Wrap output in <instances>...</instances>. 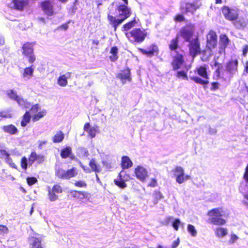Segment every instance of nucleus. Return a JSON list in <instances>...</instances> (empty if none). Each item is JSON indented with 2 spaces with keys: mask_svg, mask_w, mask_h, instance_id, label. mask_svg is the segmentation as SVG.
<instances>
[{
  "mask_svg": "<svg viewBox=\"0 0 248 248\" xmlns=\"http://www.w3.org/2000/svg\"><path fill=\"white\" fill-rule=\"evenodd\" d=\"M128 41L132 44H140L144 41L148 33L146 30L140 28H135L124 33Z\"/></svg>",
  "mask_w": 248,
  "mask_h": 248,
  "instance_id": "1",
  "label": "nucleus"
},
{
  "mask_svg": "<svg viewBox=\"0 0 248 248\" xmlns=\"http://www.w3.org/2000/svg\"><path fill=\"white\" fill-rule=\"evenodd\" d=\"M208 68V65L206 64H204L197 67L195 70V72H196L198 75L205 79H203L198 76H190V79L193 80L195 83L203 86L204 88H205V86L207 85L209 83L208 81L209 77L207 71Z\"/></svg>",
  "mask_w": 248,
  "mask_h": 248,
  "instance_id": "2",
  "label": "nucleus"
},
{
  "mask_svg": "<svg viewBox=\"0 0 248 248\" xmlns=\"http://www.w3.org/2000/svg\"><path fill=\"white\" fill-rule=\"evenodd\" d=\"M222 212L221 208H216L208 211L207 215L211 217L210 222L215 225H224L226 221L221 218Z\"/></svg>",
  "mask_w": 248,
  "mask_h": 248,
  "instance_id": "3",
  "label": "nucleus"
},
{
  "mask_svg": "<svg viewBox=\"0 0 248 248\" xmlns=\"http://www.w3.org/2000/svg\"><path fill=\"white\" fill-rule=\"evenodd\" d=\"M35 42H26L22 46V53L23 55L28 58L30 63H33L36 60V57L34 54L33 46Z\"/></svg>",
  "mask_w": 248,
  "mask_h": 248,
  "instance_id": "4",
  "label": "nucleus"
},
{
  "mask_svg": "<svg viewBox=\"0 0 248 248\" xmlns=\"http://www.w3.org/2000/svg\"><path fill=\"white\" fill-rule=\"evenodd\" d=\"M188 42L187 46L189 55L194 59L196 57L201 54L200 41L198 36H197Z\"/></svg>",
  "mask_w": 248,
  "mask_h": 248,
  "instance_id": "5",
  "label": "nucleus"
},
{
  "mask_svg": "<svg viewBox=\"0 0 248 248\" xmlns=\"http://www.w3.org/2000/svg\"><path fill=\"white\" fill-rule=\"evenodd\" d=\"M78 174V170L75 167L64 170L62 168H58L56 170V176L61 179L69 180L75 177Z\"/></svg>",
  "mask_w": 248,
  "mask_h": 248,
  "instance_id": "6",
  "label": "nucleus"
},
{
  "mask_svg": "<svg viewBox=\"0 0 248 248\" xmlns=\"http://www.w3.org/2000/svg\"><path fill=\"white\" fill-rule=\"evenodd\" d=\"M195 25L190 23L184 26L180 31V35L187 42L191 39L195 32Z\"/></svg>",
  "mask_w": 248,
  "mask_h": 248,
  "instance_id": "7",
  "label": "nucleus"
},
{
  "mask_svg": "<svg viewBox=\"0 0 248 248\" xmlns=\"http://www.w3.org/2000/svg\"><path fill=\"white\" fill-rule=\"evenodd\" d=\"M217 45V36L215 31H210L206 35V48L211 51L216 48Z\"/></svg>",
  "mask_w": 248,
  "mask_h": 248,
  "instance_id": "8",
  "label": "nucleus"
},
{
  "mask_svg": "<svg viewBox=\"0 0 248 248\" xmlns=\"http://www.w3.org/2000/svg\"><path fill=\"white\" fill-rule=\"evenodd\" d=\"M174 176L176 178V181L179 184H182L185 181L189 180L190 176L185 175L184 170L181 166H177L172 170Z\"/></svg>",
  "mask_w": 248,
  "mask_h": 248,
  "instance_id": "9",
  "label": "nucleus"
},
{
  "mask_svg": "<svg viewBox=\"0 0 248 248\" xmlns=\"http://www.w3.org/2000/svg\"><path fill=\"white\" fill-rule=\"evenodd\" d=\"M221 11L225 19L228 20L233 21L238 18V13L235 9L223 6L221 8Z\"/></svg>",
  "mask_w": 248,
  "mask_h": 248,
  "instance_id": "10",
  "label": "nucleus"
},
{
  "mask_svg": "<svg viewBox=\"0 0 248 248\" xmlns=\"http://www.w3.org/2000/svg\"><path fill=\"white\" fill-rule=\"evenodd\" d=\"M39 6L44 14L47 16L55 15L54 5L50 0H45L39 3Z\"/></svg>",
  "mask_w": 248,
  "mask_h": 248,
  "instance_id": "11",
  "label": "nucleus"
},
{
  "mask_svg": "<svg viewBox=\"0 0 248 248\" xmlns=\"http://www.w3.org/2000/svg\"><path fill=\"white\" fill-rule=\"evenodd\" d=\"M238 61L237 59H231L225 65V70L228 74V78H231L238 72Z\"/></svg>",
  "mask_w": 248,
  "mask_h": 248,
  "instance_id": "12",
  "label": "nucleus"
},
{
  "mask_svg": "<svg viewBox=\"0 0 248 248\" xmlns=\"http://www.w3.org/2000/svg\"><path fill=\"white\" fill-rule=\"evenodd\" d=\"M184 51L182 50V53L176 51V55L173 57L171 63L172 69L174 71L177 70L185 63Z\"/></svg>",
  "mask_w": 248,
  "mask_h": 248,
  "instance_id": "13",
  "label": "nucleus"
},
{
  "mask_svg": "<svg viewBox=\"0 0 248 248\" xmlns=\"http://www.w3.org/2000/svg\"><path fill=\"white\" fill-rule=\"evenodd\" d=\"M62 192L63 188L59 184L54 185L52 188L48 187V197L49 200L51 202L56 201L58 199L57 194H61Z\"/></svg>",
  "mask_w": 248,
  "mask_h": 248,
  "instance_id": "14",
  "label": "nucleus"
},
{
  "mask_svg": "<svg viewBox=\"0 0 248 248\" xmlns=\"http://www.w3.org/2000/svg\"><path fill=\"white\" fill-rule=\"evenodd\" d=\"M134 173L137 179L142 182H144L149 177L147 170L140 165H138L135 168Z\"/></svg>",
  "mask_w": 248,
  "mask_h": 248,
  "instance_id": "15",
  "label": "nucleus"
},
{
  "mask_svg": "<svg viewBox=\"0 0 248 248\" xmlns=\"http://www.w3.org/2000/svg\"><path fill=\"white\" fill-rule=\"evenodd\" d=\"M200 6L193 2H186L181 5L180 11L184 14H186L190 13L194 14L195 12L199 9Z\"/></svg>",
  "mask_w": 248,
  "mask_h": 248,
  "instance_id": "16",
  "label": "nucleus"
},
{
  "mask_svg": "<svg viewBox=\"0 0 248 248\" xmlns=\"http://www.w3.org/2000/svg\"><path fill=\"white\" fill-rule=\"evenodd\" d=\"M45 161V156L43 155L37 154L35 151L31 152L29 155V165L31 166L35 162L38 164H42Z\"/></svg>",
  "mask_w": 248,
  "mask_h": 248,
  "instance_id": "17",
  "label": "nucleus"
},
{
  "mask_svg": "<svg viewBox=\"0 0 248 248\" xmlns=\"http://www.w3.org/2000/svg\"><path fill=\"white\" fill-rule=\"evenodd\" d=\"M148 48V50H146L142 48H139L138 50L141 53L148 57H152L153 56L158 54L159 49L156 44H153L151 45Z\"/></svg>",
  "mask_w": 248,
  "mask_h": 248,
  "instance_id": "18",
  "label": "nucleus"
},
{
  "mask_svg": "<svg viewBox=\"0 0 248 248\" xmlns=\"http://www.w3.org/2000/svg\"><path fill=\"white\" fill-rule=\"evenodd\" d=\"M116 77L120 79L123 84L126 81L130 82L131 80L130 69L128 67H126L117 74Z\"/></svg>",
  "mask_w": 248,
  "mask_h": 248,
  "instance_id": "19",
  "label": "nucleus"
},
{
  "mask_svg": "<svg viewBox=\"0 0 248 248\" xmlns=\"http://www.w3.org/2000/svg\"><path fill=\"white\" fill-rule=\"evenodd\" d=\"M42 238L39 236H31L29 239L30 248H44L42 244Z\"/></svg>",
  "mask_w": 248,
  "mask_h": 248,
  "instance_id": "20",
  "label": "nucleus"
},
{
  "mask_svg": "<svg viewBox=\"0 0 248 248\" xmlns=\"http://www.w3.org/2000/svg\"><path fill=\"white\" fill-rule=\"evenodd\" d=\"M69 193L71 198L78 201H82L85 199H87L89 195L86 191L76 190H71Z\"/></svg>",
  "mask_w": 248,
  "mask_h": 248,
  "instance_id": "21",
  "label": "nucleus"
},
{
  "mask_svg": "<svg viewBox=\"0 0 248 248\" xmlns=\"http://www.w3.org/2000/svg\"><path fill=\"white\" fill-rule=\"evenodd\" d=\"M60 155L63 159L67 158L72 160L75 159V156L72 152V148L69 146H65L61 149Z\"/></svg>",
  "mask_w": 248,
  "mask_h": 248,
  "instance_id": "22",
  "label": "nucleus"
},
{
  "mask_svg": "<svg viewBox=\"0 0 248 248\" xmlns=\"http://www.w3.org/2000/svg\"><path fill=\"white\" fill-rule=\"evenodd\" d=\"M230 42L227 35L225 34H221L219 35V48L220 51H225Z\"/></svg>",
  "mask_w": 248,
  "mask_h": 248,
  "instance_id": "23",
  "label": "nucleus"
},
{
  "mask_svg": "<svg viewBox=\"0 0 248 248\" xmlns=\"http://www.w3.org/2000/svg\"><path fill=\"white\" fill-rule=\"evenodd\" d=\"M13 8L15 10L22 11L25 7L29 4L28 0H12Z\"/></svg>",
  "mask_w": 248,
  "mask_h": 248,
  "instance_id": "24",
  "label": "nucleus"
},
{
  "mask_svg": "<svg viewBox=\"0 0 248 248\" xmlns=\"http://www.w3.org/2000/svg\"><path fill=\"white\" fill-rule=\"evenodd\" d=\"M133 165V162L130 158L126 155H124L121 158V166L123 170L131 168Z\"/></svg>",
  "mask_w": 248,
  "mask_h": 248,
  "instance_id": "25",
  "label": "nucleus"
},
{
  "mask_svg": "<svg viewBox=\"0 0 248 248\" xmlns=\"http://www.w3.org/2000/svg\"><path fill=\"white\" fill-rule=\"evenodd\" d=\"M179 36L177 35L174 38H172L169 45V49L171 51H175L179 47Z\"/></svg>",
  "mask_w": 248,
  "mask_h": 248,
  "instance_id": "26",
  "label": "nucleus"
},
{
  "mask_svg": "<svg viewBox=\"0 0 248 248\" xmlns=\"http://www.w3.org/2000/svg\"><path fill=\"white\" fill-rule=\"evenodd\" d=\"M89 165L91 168L92 171H93L95 173H98L101 172V168L94 158H92L90 160Z\"/></svg>",
  "mask_w": 248,
  "mask_h": 248,
  "instance_id": "27",
  "label": "nucleus"
},
{
  "mask_svg": "<svg viewBox=\"0 0 248 248\" xmlns=\"http://www.w3.org/2000/svg\"><path fill=\"white\" fill-rule=\"evenodd\" d=\"M71 73L68 72L66 75L60 76L58 78V84L62 87H65L67 85V78H70Z\"/></svg>",
  "mask_w": 248,
  "mask_h": 248,
  "instance_id": "28",
  "label": "nucleus"
},
{
  "mask_svg": "<svg viewBox=\"0 0 248 248\" xmlns=\"http://www.w3.org/2000/svg\"><path fill=\"white\" fill-rule=\"evenodd\" d=\"M137 23V22L136 20V17H134L132 20L129 21L123 25L122 30L124 31L128 32V31L135 26Z\"/></svg>",
  "mask_w": 248,
  "mask_h": 248,
  "instance_id": "29",
  "label": "nucleus"
},
{
  "mask_svg": "<svg viewBox=\"0 0 248 248\" xmlns=\"http://www.w3.org/2000/svg\"><path fill=\"white\" fill-rule=\"evenodd\" d=\"M84 130L86 131H88L89 135L92 138H94L96 132V129L94 127H90V124L89 123H86L84 125Z\"/></svg>",
  "mask_w": 248,
  "mask_h": 248,
  "instance_id": "30",
  "label": "nucleus"
},
{
  "mask_svg": "<svg viewBox=\"0 0 248 248\" xmlns=\"http://www.w3.org/2000/svg\"><path fill=\"white\" fill-rule=\"evenodd\" d=\"M2 130L5 132L10 135H14L18 132V129L13 124H9L7 125H4Z\"/></svg>",
  "mask_w": 248,
  "mask_h": 248,
  "instance_id": "31",
  "label": "nucleus"
},
{
  "mask_svg": "<svg viewBox=\"0 0 248 248\" xmlns=\"http://www.w3.org/2000/svg\"><path fill=\"white\" fill-rule=\"evenodd\" d=\"M64 135L62 131H58L52 137V141L54 143L61 142L64 139Z\"/></svg>",
  "mask_w": 248,
  "mask_h": 248,
  "instance_id": "32",
  "label": "nucleus"
},
{
  "mask_svg": "<svg viewBox=\"0 0 248 248\" xmlns=\"http://www.w3.org/2000/svg\"><path fill=\"white\" fill-rule=\"evenodd\" d=\"M31 116L29 111H27L22 117V120L21 121V125L22 127L26 126L30 122Z\"/></svg>",
  "mask_w": 248,
  "mask_h": 248,
  "instance_id": "33",
  "label": "nucleus"
},
{
  "mask_svg": "<svg viewBox=\"0 0 248 248\" xmlns=\"http://www.w3.org/2000/svg\"><path fill=\"white\" fill-rule=\"evenodd\" d=\"M122 171H121L119 173V180L115 179L114 180V184L117 186L119 187L120 188H124L126 187L127 185L125 183L124 181V180H123L122 178Z\"/></svg>",
  "mask_w": 248,
  "mask_h": 248,
  "instance_id": "34",
  "label": "nucleus"
},
{
  "mask_svg": "<svg viewBox=\"0 0 248 248\" xmlns=\"http://www.w3.org/2000/svg\"><path fill=\"white\" fill-rule=\"evenodd\" d=\"M118 48L116 46L111 47L110 51L111 55L109 56V59L111 61L115 62L118 59Z\"/></svg>",
  "mask_w": 248,
  "mask_h": 248,
  "instance_id": "35",
  "label": "nucleus"
},
{
  "mask_svg": "<svg viewBox=\"0 0 248 248\" xmlns=\"http://www.w3.org/2000/svg\"><path fill=\"white\" fill-rule=\"evenodd\" d=\"M215 232L217 237H223L227 234L228 231L226 228L218 227L215 229Z\"/></svg>",
  "mask_w": 248,
  "mask_h": 248,
  "instance_id": "36",
  "label": "nucleus"
},
{
  "mask_svg": "<svg viewBox=\"0 0 248 248\" xmlns=\"http://www.w3.org/2000/svg\"><path fill=\"white\" fill-rule=\"evenodd\" d=\"M34 68V66L33 65L25 68L22 74L23 77H29V78L31 77L33 75Z\"/></svg>",
  "mask_w": 248,
  "mask_h": 248,
  "instance_id": "37",
  "label": "nucleus"
},
{
  "mask_svg": "<svg viewBox=\"0 0 248 248\" xmlns=\"http://www.w3.org/2000/svg\"><path fill=\"white\" fill-rule=\"evenodd\" d=\"M153 196V202L154 204L157 203L159 201L164 198L163 194L158 190H155L154 191Z\"/></svg>",
  "mask_w": 248,
  "mask_h": 248,
  "instance_id": "38",
  "label": "nucleus"
},
{
  "mask_svg": "<svg viewBox=\"0 0 248 248\" xmlns=\"http://www.w3.org/2000/svg\"><path fill=\"white\" fill-rule=\"evenodd\" d=\"M233 21V25L237 29H243L246 26V22L243 18L236 19Z\"/></svg>",
  "mask_w": 248,
  "mask_h": 248,
  "instance_id": "39",
  "label": "nucleus"
},
{
  "mask_svg": "<svg viewBox=\"0 0 248 248\" xmlns=\"http://www.w3.org/2000/svg\"><path fill=\"white\" fill-rule=\"evenodd\" d=\"M7 94L10 99L14 100L18 103L19 102L20 98L17 95L16 92L14 91L13 90L8 91Z\"/></svg>",
  "mask_w": 248,
  "mask_h": 248,
  "instance_id": "40",
  "label": "nucleus"
},
{
  "mask_svg": "<svg viewBox=\"0 0 248 248\" xmlns=\"http://www.w3.org/2000/svg\"><path fill=\"white\" fill-rule=\"evenodd\" d=\"M29 164V161L27 157L24 156H23L20 160V166L21 168L25 171L28 169V165Z\"/></svg>",
  "mask_w": 248,
  "mask_h": 248,
  "instance_id": "41",
  "label": "nucleus"
},
{
  "mask_svg": "<svg viewBox=\"0 0 248 248\" xmlns=\"http://www.w3.org/2000/svg\"><path fill=\"white\" fill-rule=\"evenodd\" d=\"M46 114V111L45 110H43L41 111L38 112L37 114L34 115L32 117V121L33 122H36L38 121L39 119L43 117Z\"/></svg>",
  "mask_w": 248,
  "mask_h": 248,
  "instance_id": "42",
  "label": "nucleus"
},
{
  "mask_svg": "<svg viewBox=\"0 0 248 248\" xmlns=\"http://www.w3.org/2000/svg\"><path fill=\"white\" fill-rule=\"evenodd\" d=\"M77 151L79 155L83 157H86L89 155L88 150L83 147H78L77 149Z\"/></svg>",
  "mask_w": 248,
  "mask_h": 248,
  "instance_id": "43",
  "label": "nucleus"
},
{
  "mask_svg": "<svg viewBox=\"0 0 248 248\" xmlns=\"http://www.w3.org/2000/svg\"><path fill=\"white\" fill-rule=\"evenodd\" d=\"M0 117L4 118H11L12 114L10 110H4L0 111Z\"/></svg>",
  "mask_w": 248,
  "mask_h": 248,
  "instance_id": "44",
  "label": "nucleus"
},
{
  "mask_svg": "<svg viewBox=\"0 0 248 248\" xmlns=\"http://www.w3.org/2000/svg\"><path fill=\"white\" fill-rule=\"evenodd\" d=\"M176 77L179 78L188 80V77L186 73L184 70L178 71L176 74Z\"/></svg>",
  "mask_w": 248,
  "mask_h": 248,
  "instance_id": "45",
  "label": "nucleus"
},
{
  "mask_svg": "<svg viewBox=\"0 0 248 248\" xmlns=\"http://www.w3.org/2000/svg\"><path fill=\"white\" fill-rule=\"evenodd\" d=\"M175 22H182L186 20L185 16L182 14H177L174 16L173 18Z\"/></svg>",
  "mask_w": 248,
  "mask_h": 248,
  "instance_id": "46",
  "label": "nucleus"
},
{
  "mask_svg": "<svg viewBox=\"0 0 248 248\" xmlns=\"http://www.w3.org/2000/svg\"><path fill=\"white\" fill-rule=\"evenodd\" d=\"M27 183L30 186H32L36 184L37 182V179L33 176L27 177L26 178Z\"/></svg>",
  "mask_w": 248,
  "mask_h": 248,
  "instance_id": "47",
  "label": "nucleus"
},
{
  "mask_svg": "<svg viewBox=\"0 0 248 248\" xmlns=\"http://www.w3.org/2000/svg\"><path fill=\"white\" fill-rule=\"evenodd\" d=\"M74 185L75 186L77 187L86 188L87 186V183L82 180L76 181L74 183Z\"/></svg>",
  "mask_w": 248,
  "mask_h": 248,
  "instance_id": "48",
  "label": "nucleus"
},
{
  "mask_svg": "<svg viewBox=\"0 0 248 248\" xmlns=\"http://www.w3.org/2000/svg\"><path fill=\"white\" fill-rule=\"evenodd\" d=\"M187 231L192 236H195L197 235V231L195 227L192 224L187 225Z\"/></svg>",
  "mask_w": 248,
  "mask_h": 248,
  "instance_id": "49",
  "label": "nucleus"
},
{
  "mask_svg": "<svg viewBox=\"0 0 248 248\" xmlns=\"http://www.w3.org/2000/svg\"><path fill=\"white\" fill-rule=\"evenodd\" d=\"M10 154L8 155V156H7L5 158V161L6 163L8 164L12 168H16V164L13 162V159L10 156Z\"/></svg>",
  "mask_w": 248,
  "mask_h": 248,
  "instance_id": "50",
  "label": "nucleus"
},
{
  "mask_svg": "<svg viewBox=\"0 0 248 248\" xmlns=\"http://www.w3.org/2000/svg\"><path fill=\"white\" fill-rule=\"evenodd\" d=\"M70 20H69L61 25L58 27L57 29L58 30H61L62 31H66L68 28V24L70 23Z\"/></svg>",
  "mask_w": 248,
  "mask_h": 248,
  "instance_id": "51",
  "label": "nucleus"
},
{
  "mask_svg": "<svg viewBox=\"0 0 248 248\" xmlns=\"http://www.w3.org/2000/svg\"><path fill=\"white\" fill-rule=\"evenodd\" d=\"M181 224L180 220L179 218H176L173 222L172 223V227L176 230L178 231L179 229V226Z\"/></svg>",
  "mask_w": 248,
  "mask_h": 248,
  "instance_id": "52",
  "label": "nucleus"
},
{
  "mask_svg": "<svg viewBox=\"0 0 248 248\" xmlns=\"http://www.w3.org/2000/svg\"><path fill=\"white\" fill-rule=\"evenodd\" d=\"M8 231V228L6 226L0 225V235L7 233Z\"/></svg>",
  "mask_w": 248,
  "mask_h": 248,
  "instance_id": "53",
  "label": "nucleus"
},
{
  "mask_svg": "<svg viewBox=\"0 0 248 248\" xmlns=\"http://www.w3.org/2000/svg\"><path fill=\"white\" fill-rule=\"evenodd\" d=\"M219 86V83L218 82H212L210 90L213 91H216L218 89Z\"/></svg>",
  "mask_w": 248,
  "mask_h": 248,
  "instance_id": "54",
  "label": "nucleus"
},
{
  "mask_svg": "<svg viewBox=\"0 0 248 248\" xmlns=\"http://www.w3.org/2000/svg\"><path fill=\"white\" fill-rule=\"evenodd\" d=\"M39 108V105L38 104H36L31 106V108H30V111L31 113H35L38 111Z\"/></svg>",
  "mask_w": 248,
  "mask_h": 248,
  "instance_id": "55",
  "label": "nucleus"
},
{
  "mask_svg": "<svg viewBox=\"0 0 248 248\" xmlns=\"http://www.w3.org/2000/svg\"><path fill=\"white\" fill-rule=\"evenodd\" d=\"M9 154L5 149H0V158H3L8 156Z\"/></svg>",
  "mask_w": 248,
  "mask_h": 248,
  "instance_id": "56",
  "label": "nucleus"
},
{
  "mask_svg": "<svg viewBox=\"0 0 248 248\" xmlns=\"http://www.w3.org/2000/svg\"><path fill=\"white\" fill-rule=\"evenodd\" d=\"M243 178L245 182L248 183V164L245 168V172L243 175Z\"/></svg>",
  "mask_w": 248,
  "mask_h": 248,
  "instance_id": "57",
  "label": "nucleus"
},
{
  "mask_svg": "<svg viewBox=\"0 0 248 248\" xmlns=\"http://www.w3.org/2000/svg\"><path fill=\"white\" fill-rule=\"evenodd\" d=\"M157 181L155 178H152L151 180V182L148 184V186L150 187H155L157 186Z\"/></svg>",
  "mask_w": 248,
  "mask_h": 248,
  "instance_id": "58",
  "label": "nucleus"
},
{
  "mask_svg": "<svg viewBox=\"0 0 248 248\" xmlns=\"http://www.w3.org/2000/svg\"><path fill=\"white\" fill-rule=\"evenodd\" d=\"M79 165H80V166L81 167V168L86 173H89L91 172V171H92L90 169H89V168L83 165L81 162H79Z\"/></svg>",
  "mask_w": 248,
  "mask_h": 248,
  "instance_id": "59",
  "label": "nucleus"
},
{
  "mask_svg": "<svg viewBox=\"0 0 248 248\" xmlns=\"http://www.w3.org/2000/svg\"><path fill=\"white\" fill-rule=\"evenodd\" d=\"M79 165H80V166L81 167V168L86 173H89L91 172V171H92L90 169H89V168L83 165L81 162H79Z\"/></svg>",
  "mask_w": 248,
  "mask_h": 248,
  "instance_id": "60",
  "label": "nucleus"
},
{
  "mask_svg": "<svg viewBox=\"0 0 248 248\" xmlns=\"http://www.w3.org/2000/svg\"><path fill=\"white\" fill-rule=\"evenodd\" d=\"M79 165H80V166L81 167V168L86 173H89L91 172V171H92L90 169H89V168L83 165L81 162H79Z\"/></svg>",
  "mask_w": 248,
  "mask_h": 248,
  "instance_id": "61",
  "label": "nucleus"
},
{
  "mask_svg": "<svg viewBox=\"0 0 248 248\" xmlns=\"http://www.w3.org/2000/svg\"><path fill=\"white\" fill-rule=\"evenodd\" d=\"M47 140H39L38 148L39 150H41L43 148V146L47 143Z\"/></svg>",
  "mask_w": 248,
  "mask_h": 248,
  "instance_id": "62",
  "label": "nucleus"
},
{
  "mask_svg": "<svg viewBox=\"0 0 248 248\" xmlns=\"http://www.w3.org/2000/svg\"><path fill=\"white\" fill-rule=\"evenodd\" d=\"M238 239L237 236L235 234H232L231 235V238L230 240V242L231 243H233L235 241H236Z\"/></svg>",
  "mask_w": 248,
  "mask_h": 248,
  "instance_id": "63",
  "label": "nucleus"
},
{
  "mask_svg": "<svg viewBox=\"0 0 248 248\" xmlns=\"http://www.w3.org/2000/svg\"><path fill=\"white\" fill-rule=\"evenodd\" d=\"M248 51V45H246L244 46V47L242 50L243 56L244 57L246 56Z\"/></svg>",
  "mask_w": 248,
  "mask_h": 248,
  "instance_id": "64",
  "label": "nucleus"
}]
</instances>
